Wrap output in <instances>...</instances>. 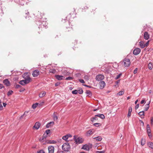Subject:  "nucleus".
<instances>
[{
  "label": "nucleus",
  "mask_w": 153,
  "mask_h": 153,
  "mask_svg": "<svg viewBox=\"0 0 153 153\" xmlns=\"http://www.w3.org/2000/svg\"><path fill=\"white\" fill-rule=\"evenodd\" d=\"M96 117H100V118L103 119L105 118V117L104 115L102 114H99L95 115Z\"/></svg>",
  "instance_id": "412c9836"
},
{
  "label": "nucleus",
  "mask_w": 153,
  "mask_h": 153,
  "mask_svg": "<svg viewBox=\"0 0 153 153\" xmlns=\"http://www.w3.org/2000/svg\"><path fill=\"white\" fill-rule=\"evenodd\" d=\"M40 126V124L39 123L36 122L33 126V128L37 130L38 129Z\"/></svg>",
  "instance_id": "dca6fc26"
},
{
  "label": "nucleus",
  "mask_w": 153,
  "mask_h": 153,
  "mask_svg": "<svg viewBox=\"0 0 153 153\" xmlns=\"http://www.w3.org/2000/svg\"><path fill=\"white\" fill-rule=\"evenodd\" d=\"M152 65V64L151 63H149L148 65V68L149 69H152V67H151Z\"/></svg>",
  "instance_id": "603ef678"
},
{
  "label": "nucleus",
  "mask_w": 153,
  "mask_h": 153,
  "mask_svg": "<svg viewBox=\"0 0 153 153\" xmlns=\"http://www.w3.org/2000/svg\"><path fill=\"white\" fill-rule=\"evenodd\" d=\"M147 133H150L151 132V130L150 128V127H149V125H148L147 126Z\"/></svg>",
  "instance_id": "72a5a7b5"
},
{
  "label": "nucleus",
  "mask_w": 153,
  "mask_h": 153,
  "mask_svg": "<svg viewBox=\"0 0 153 153\" xmlns=\"http://www.w3.org/2000/svg\"><path fill=\"white\" fill-rule=\"evenodd\" d=\"M139 104H137L136 105L135 107V109L137 110L139 108Z\"/></svg>",
  "instance_id": "6e6d98bb"
},
{
  "label": "nucleus",
  "mask_w": 153,
  "mask_h": 153,
  "mask_svg": "<svg viewBox=\"0 0 153 153\" xmlns=\"http://www.w3.org/2000/svg\"><path fill=\"white\" fill-rule=\"evenodd\" d=\"M32 74L33 77H36L39 74V71L38 70H36L33 72Z\"/></svg>",
  "instance_id": "1a4fd4ad"
},
{
  "label": "nucleus",
  "mask_w": 153,
  "mask_h": 153,
  "mask_svg": "<svg viewBox=\"0 0 153 153\" xmlns=\"http://www.w3.org/2000/svg\"><path fill=\"white\" fill-rule=\"evenodd\" d=\"M74 139L76 144L82 143L83 142L82 138L80 137H76V136H74Z\"/></svg>",
  "instance_id": "39448f33"
},
{
  "label": "nucleus",
  "mask_w": 153,
  "mask_h": 153,
  "mask_svg": "<svg viewBox=\"0 0 153 153\" xmlns=\"http://www.w3.org/2000/svg\"><path fill=\"white\" fill-rule=\"evenodd\" d=\"M38 105V103H37L33 104L32 105V107L33 108L35 109L37 107V106Z\"/></svg>",
  "instance_id": "473e14b6"
},
{
  "label": "nucleus",
  "mask_w": 153,
  "mask_h": 153,
  "mask_svg": "<svg viewBox=\"0 0 153 153\" xmlns=\"http://www.w3.org/2000/svg\"><path fill=\"white\" fill-rule=\"evenodd\" d=\"M149 103H150V102H149V103L148 104H147L146 105L147 106V107L145 108V111H146L148 110V109H149Z\"/></svg>",
  "instance_id": "c03bdc74"
},
{
  "label": "nucleus",
  "mask_w": 153,
  "mask_h": 153,
  "mask_svg": "<svg viewBox=\"0 0 153 153\" xmlns=\"http://www.w3.org/2000/svg\"><path fill=\"white\" fill-rule=\"evenodd\" d=\"M54 124L53 121H51L47 123L46 126V127L47 128H49L51 126H53Z\"/></svg>",
  "instance_id": "f3484780"
},
{
  "label": "nucleus",
  "mask_w": 153,
  "mask_h": 153,
  "mask_svg": "<svg viewBox=\"0 0 153 153\" xmlns=\"http://www.w3.org/2000/svg\"><path fill=\"white\" fill-rule=\"evenodd\" d=\"M78 92V91L77 90H75L72 91V93L73 94H77Z\"/></svg>",
  "instance_id": "ea45409f"
},
{
  "label": "nucleus",
  "mask_w": 153,
  "mask_h": 153,
  "mask_svg": "<svg viewBox=\"0 0 153 153\" xmlns=\"http://www.w3.org/2000/svg\"><path fill=\"white\" fill-rule=\"evenodd\" d=\"M40 18V20L38 21L37 23V25H39V28L40 29V27L42 28H46L47 27L48 25V23L46 22H45L44 21H43L41 24H40V23L42 21V19L41 18Z\"/></svg>",
  "instance_id": "f257e3e1"
},
{
  "label": "nucleus",
  "mask_w": 153,
  "mask_h": 153,
  "mask_svg": "<svg viewBox=\"0 0 153 153\" xmlns=\"http://www.w3.org/2000/svg\"><path fill=\"white\" fill-rule=\"evenodd\" d=\"M56 72V71L55 69H50L49 71V72L50 73L55 74Z\"/></svg>",
  "instance_id": "cd10ccee"
},
{
  "label": "nucleus",
  "mask_w": 153,
  "mask_h": 153,
  "mask_svg": "<svg viewBox=\"0 0 153 153\" xmlns=\"http://www.w3.org/2000/svg\"><path fill=\"white\" fill-rule=\"evenodd\" d=\"M132 111V108L131 107H129L128 110V113L127 115V117H130L131 114V113Z\"/></svg>",
  "instance_id": "aec40b11"
},
{
  "label": "nucleus",
  "mask_w": 153,
  "mask_h": 153,
  "mask_svg": "<svg viewBox=\"0 0 153 153\" xmlns=\"http://www.w3.org/2000/svg\"><path fill=\"white\" fill-rule=\"evenodd\" d=\"M24 82H24V80H21L20 81H19V83L21 85H25V83H24Z\"/></svg>",
  "instance_id": "4c0bfd02"
},
{
  "label": "nucleus",
  "mask_w": 153,
  "mask_h": 153,
  "mask_svg": "<svg viewBox=\"0 0 153 153\" xmlns=\"http://www.w3.org/2000/svg\"><path fill=\"white\" fill-rule=\"evenodd\" d=\"M145 102V101L144 100H141V101L140 103L141 104H143Z\"/></svg>",
  "instance_id": "69168bd1"
},
{
  "label": "nucleus",
  "mask_w": 153,
  "mask_h": 153,
  "mask_svg": "<svg viewBox=\"0 0 153 153\" xmlns=\"http://www.w3.org/2000/svg\"><path fill=\"white\" fill-rule=\"evenodd\" d=\"M73 79V78L71 77H70V76H69L68 77H67L66 79H65V80H72V79Z\"/></svg>",
  "instance_id": "49530a36"
},
{
  "label": "nucleus",
  "mask_w": 153,
  "mask_h": 153,
  "mask_svg": "<svg viewBox=\"0 0 153 153\" xmlns=\"http://www.w3.org/2000/svg\"><path fill=\"white\" fill-rule=\"evenodd\" d=\"M138 114H139V115L140 116L144 115V111H140L138 113Z\"/></svg>",
  "instance_id": "c9c22d12"
},
{
  "label": "nucleus",
  "mask_w": 153,
  "mask_h": 153,
  "mask_svg": "<svg viewBox=\"0 0 153 153\" xmlns=\"http://www.w3.org/2000/svg\"><path fill=\"white\" fill-rule=\"evenodd\" d=\"M84 79H85L88 80V77L87 76H85L84 77Z\"/></svg>",
  "instance_id": "13d9d810"
},
{
  "label": "nucleus",
  "mask_w": 153,
  "mask_h": 153,
  "mask_svg": "<svg viewBox=\"0 0 153 153\" xmlns=\"http://www.w3.org/2000/svg\"><path fill=\"white\" fill-rule=\"evenodd\" d=\"M93 125H94V126H95L99 127L101 126V124H100V123H94V124Z\"/></svg>",
  "instance_id": "58836bf2"
},
{
  "label": "nucleus",
  "mask_w": 153,
  "mask_h": 153,
  "mask_svg": "<svg viewBox=\"0 0 153 153\" xmlns=\"http://www.w3.org/2000/svg\"><path fill=\"white\" fill-rule=\"evenodd\" d=\"M148 146L151 149H153V143L149 142L147 143Z\"/></svg>",
  "instance_id": "a211bd4d"
},
{
  "label": "nucleus",
  "mask_w": 153,
  "mask_h": 153,
  "mask_svg": "<svg viewBox=\"0 0 153 153\" xmlns=\"http://www.w3.org/2000/svg\"><path fill=\"white\" fill-rule=\"evenodd\" d=\"M104 78V76L103 75L99 74L96 76V79L98 81H100L103 80Z\"/></svg>",
  "instance_id": "0eeeda50"
},
{
  "label": "nucleus",
  "mask_w": 153,
  "mask_h": 153,
  "mask_svg": "<svg viewBox=\"0 0 153 153\" xmlns=\"http://www.w3.org/2000/svg\"><path fill=\"white\" fill-rule=\"evenodd\" d=\"M71 149L70 146L69 144L67 142L64 143L62 146V149L65 151L68 152Z\"/></svg>",
  "instance_id": "7ed1b4c3"
},
{
  "label": "nucleus",
  "mask_w": 153,
  "mask_h": 153,
  "mask_svg": "<svg viewBox=\"0 0 153 153\" xmlns=\"http://www.w3.org/2000/svg\"><path fill=\"white\" fill-rule=\"evenodd\" d=\"M92 147V145H88L85 144L82 146L81 149L85 150L86 151H88Z\"/></svg>",
  "instance_id": "423d86ee"
},
{
  "label": "nucleus",
  "mask_w": 153,
  "mask_h": 153,
  "mask_svg": "<svg viewBox=\"0 0 153 153\" xmlns=\"http://www.w3.org/2000/svg\"><path fill=\"white\" fill-rule=\"evenodd\" d=\"M62 73L64 75H69L70 74V73L67 71H62Z\"/></svg>",
  "instance_id": "c756f323"
},
{
  "label": "nucleus",
  "mask_w": 153,
  "mask_h": 153,
  "mask_svg": "<svg viewBox=\"0 0 153 153\" xmlns=\"http://www.w3.org/2000/svg\"><path fill=\"white\" fill-rule=\"evenodd\" d=\"M144 38L146 40H148L149 39V35L147 32H145L144 33Z\"/></svg>",
  "instance_id": "2eb2a0df"
},
{
  "label": "nucleus",
  "mask_w": 153,
  "mask_h": 153,
  "mask_svg": "<svg viewBox=\"0 0 153 153\" xmlns=\"http://www.w3.org/2000/svg\"><path fill=\"white\" fill-rule=\"evenodd\" d=\"M47 136L48 135H46L45 133H44L42 136V137L45 140Z\"/></svg>",
  "instance_id": "3c124183"
},
{
  "label": "nucleus",
  "mask_w": 153,
  "mask_h": 153,
  "mask_svg": "<svg viewBox=\"0 0 153 153\" xmlns=\"http://www.w3.org/2000/svg\"><path fill=\"white\" fill-rule=\"evenodd\" d=\"M124 93V90H123V91H121L119 92L118 93V95H119V96H121L122 95H123Z\"/></svg>",
  "instance_id": "c85d7f7f"
},
{
  "label": "nucleus",
  "mask_w": 153,
  "mask_h": 153,
  "mask_svg": "<svg viewBox=\"0 0 153 153\" xmlns=\"http://www.w3.org/2000/svg\"><path fill=\"white\" fill-rule=\"evenodd\" d=\"M78 93L80 94H82L83 92V91L82 88H80L78 91Z\"/></svg>",
  "instance_id": "a19ab883"
},
{
  "label": "nucleus",
  "mask_w": 153,
  "mask_h": 153,
  "mask_svg": "<svg viewBox=\"0 0 153 153\" xmlns=\"http://www.w3.org/2000/svg\"><path fill=\"white\" fill-rule=\"evenodd\" d=\"M39 140L40 142H43L44 140H45L42 137L40 138Z\"/></svg>",
  "instance_id": "09e8293b"
},
{
  "label": "nucleus",
  "mask_w": 153,
  "mask_h": 153,
  "mask_svg": "<svg viewBox=\"0 0 153 153\" xmlns=\"http://www.w3.org/2000/svg\"><path fill=\"white\" fill-rule=\"evenodd\" d=\"M149 44V41H148L146 43L145 45V46H147Z\"/></svg>",
  "instance_id": "e2e57ef3"
},
{
  "label": "nucleus",
  "mask_w": 153,
  "mask_h": 153,
  "mask_svg": "<svg viewBox=\"0 0 153 153\" xmlns=\"http://www.w3.org/2000/svg\"><path fill=\"white\" fill-rule=\"evenodd\" d=\"M86 94L87 96L91 97L92 96V94L91 91L89 90L87 91L86 92Z\"/></svg>",
  "instance_id": "bb28decb"
},
{
  "label": "nucleus",
  "mask_w": 153,
  "mask_h": 153,
  "mask_svg": "<svg viewBox=\"0 0 153 153\" xmlns=\"http://www.w3.org/2000/svg\"><path fill=\"white\" fill-rule=\"evenodd\" d=\"M123 62L125 67H128L131 64L130 60L129 59L126 57L123 60Z\"/></svg>",
  "instance_id": "20e7f679"
},
{
  "label": "nucleus",
  "mask_w": 153,
  "mask_h": 153,
  "mask_svg": "<svg viewBox=\"0 0 153 153\" xmlns=\"http://www.w3.org/2000/svg\"><path fill=\"white\" fill-rule=\"evenodd\" d=\"M148 135L149 137L150 138H151L152 137V135L151 134V133H148Z\"/></svg>",
  "instance_id": "680f3d73"
},
{
  "label": "nucleus",
  "mask_w": 153,
  "mask_h": 153,
  "mask_svg": "<svg viewBox=\"0 0 153 153\" xmlns=\"http://www.w3.org/2000/svg\"><path fill=\"white\" fill-rule=\"evenodd\" d=\"M53 117L54 120H56L58 119V117L54 113L53 114Z\"/></svg>",
  "instance_id": "7c9ffc66"
},
{
  "label": "nucleus",
  "mask_w": 153,
  "mask_h": 153,
  "mask_svg": "<svg viewBox=\"0 0 153 153\" xmlns=\"http://www.w3.org/2000/svg\"><path fill=\"white\" fill-rule=\"evenodd\" d=\"M72 137V136L70 134H68L62 137V139L66 141L69 137Z\"/></svg>",
  "instance_id": "9b49d317"
},
{
  "label": "nucleus",
  "mask_w": 153,
  "mask_h": 153,
  "mask_svg": "<svg viewBox=\"0 0 153 153\" xmlns=\"http://www.w3.org/2000/svg\"><path fill=\"white\" fill-rule=\"evenodd\" d=\"M55 77L57 79L60 80L63 79V76L61 75H55Z\"/></svg>",
  "instance_id": "6ab92c4d"
},
{
  "label": "nucleus",
  "mask_w": 153,
  "mask_h": 153,
  "mask_svg": "<svg viewBox=\"0 0 153 153\" xmlns=\"http://www.w3.org/2000/svg\"><path fill=\"white\" fill-rule=\"evenodd\" d=\"M50 133V129H47L45 131V134L48 135Z\"/></svg>",
  "instance_id": "79ce46f5"
},
{
  "label": "nucleus",
  "mask_w": 153,
  "mask_h": 153,
  "mask_svg": "<svg viewBox=\"0 0 153 153\" xmlns=\"http://www.w3.org/2000/svg\"><path fill=\"white\" fill-rule=\"evenodd\" d=\"M49 153H53L54 150V148L53 146H49L48 147Z\"/></svg>",
  "instance_id": "9d476101"
},
{
  "label": "nucleus",
  "mask_w": 153,
  "mask_h": 153,
  "mask_svg": "<svg viewBox=\"0 0 153 153\" xmlns=\"http://www.w3.org/2000/svg\"><path fill=\"white\" fill-rule=\"evenodd\" d=\"M28 73L26 72L24 73L22 76L23 78L25 79L23 80L25 82L24 83L25 84L28 83L30 81L31 79L30 77L28 76Z\"/></svg>",
  "instance_id": "f03ea898"
},
{
  "label": "nucleus",
  "mask_w": 153,
  "mask_h": 153,
  "mask_svg": "<svg viewBox=\"0 0 153 153\" xmlns=\"http://www.w3.org/2000/svg\"><path fill=\"white\" fill-rule=\"evenodd\" d=\"M122 74L121 73H120L119 74L117 75L115 78V79H118L120 76L122 75Z\"/></svg>",
  "instance_id": "e433bc0d"
},
{
  "label": "nucleus",
  "mask_w": 153,
  "mask_h": 153,
  "mask_svg": "<svg viewBox=\"0 0 153 153\" xmlns=\"http://www.w3.org/2000/svg\"><path fill=\"white\" fill-rule=\"evenodd\" d=\"M99 84L100 85V88L101 89L103 88L105 84V82L103 81H100Z\"/></svg>",
  "instance_id": "f8f14e48"
},
{
  "label": "nucleus",
  "mask_w": 153,
  "mask_h": 153,
  "mask_svg": "<svg viewBox=\"0 0 153 153\" xmlns=\"http://www.w3.org/2000/svg\"><path fill=\"white\" fill-rule=\"evenodd\" d=\"M140 51L141 50L140 48H136L134 50L133 53L134 55H137L140 53Z\"/></svg>",
  "instance_id": "6e6552de"
},
{
  "label": "nucleus",
  "mask_w": 153,
  "mask_h": 153,
  "mask_svg": "<svg viewBox=\"0 0 153 153\" xmlns=\"http://www.w3.org/2000/svg\"><path fill=\"white\" fill-rule=\"evenodd\" d=\"M105 150H103L102 151H97L96 152V153H105Z\"/></svg>",
  "instance_id": "a18cd8bd"
},
{
  "label": "nucleus",
  "mask_w": 153,
  "mask_h": 153,
  "mask_svg": "<svg viewBox=\"0 0 153 153\" xmlns=\"http://www.w3.org/2000/svg\"><path fill=\"white\" fill-rule=\"evenodd\" d=\"M37 153H45L44 151L43 150H40L37 152Z\"/></svg>",
  "instance_id": "de8ad7c7"
},
{
  "label": "nucleus",
  "mask_w": 153,
  "mask_h": 153,
  "mask_svg": "<svg viewBox=\"0 0 153 153\" xmlns=\"http://www.w3.org/2000/svg\"><path fill=\"white\" fill-rule=\"evenodd\" d=\"M138 71V69L137 68H135V69L134 70V74H136L137 73Z\"/></svg>",
  "instance_id": "864d4df0"
},
{
  "label": "nucleus",
  "mask_w": 153,
  "mask_h": 153,
  "mask_svg": "<svg viewBox=\"0 0 153 153\" xmlns=\"http://www.w3.org/2000/svg\"><path fill=\"white\" fill-rule=\"evenodd\" d=\"M79 82L82 83H85L84 81L82 79H79Z\"/></svg>",
  "instance_id": "8fccbe9b"
},
{
  "label": "nucleus",
  "mask_w": 153,
  "mask_h": 153,
  "mask_svg": "<svg viewBox=\"0 0 153 153\" xmlns=\"http://www.w3.org/2000/svg\"><path fill=\"white\" fill-rule=\"evenodd\" d=\"M65 22L66 24H68L69 25L70 24V22L68 20H66Z\"/></svg>",
  "instance_id": "0e129e2a"
},
{
  "label": "nucleus",
  "mask_w": 153,
  "mask_h": 153,
  "mask_svg": "<svg viewBox=\"0 0 153 153\" xmlns=\"http://www.w3.org/2000/svg\"><path fill=\"white\" fill-rule=\"evenodd\" d=\"M13 93V91L12 90H10L7 93V95L8 96H9L10 95L12 94Z\"/></svg>",
  "instance_id": "f704fd0d"
},
{
  "label": "nucleus",
  "mask_w": 153,
  "mask_h": 153,
  "mask_svg": "<svg viewBox=\"0 0 153 153\" xmlns=\"http://www.w3.org/2000/svg\"><path fill=\"white\" fill-rule=\"evenodd\" d=\"M46 94V92L45 91L43 92L42 93H41L39 94V96L40 97H44Z\"/></svg>",
  "instance_id": "b1692460"
},
{
  "label": "nucleus",
  "mask_w": 153,
  "mask_h": 153,
  "mask_svg": "<svg viewBox=\"0 0 153 153\" xmlns=\"http://www.w3.org/2000/svg\"><path fill=\"white\" fill-rule=\"evenodd\" d=\"M140 46L141 48H143L145 46L144 42L143 41H140L139 43Z\"/></svg>",
  "instance_id": "5701e85b"
},
{
  "label": "nucleus",
  "mask_w": 153,
  "mask_h": 153,
  "mask_svg": "<svg viewBox=\"0 0 153 153\" xmlns=\"http://www.w3.org/2000/svg\"><path fill=\"white\" fill-rule=\"evenodd\" d=\"M3 87L4 86L3 85L1 84H0V89H2Z\"/></svg>",
  "instance_id": "052dcab7"
},
{
  "label": "nucleus",
  "mask_w": 153,
  "mask_h": 153,
  "mask_svg": "<svg viewBox=\"0 0 153 153\" xmlns=\"http://www.w3.org/2000/svg\"><path fill=\"white\" fill-rule=\"evenodd\" d=\"M3 83L6 86H9L10 85V83L7 79H6L3 81Z\"/></svg>",
  "instance_id": "ddd939ff"
},
{
  "label": "nucleus",
  "mask_w": 153,
  "mask_h": 153,
  "mask_svg": "<svg viewBox=\"0 0 153 153\" xmlns=\"http://www.w3.org/2000/svg\"><path fill=\"white\" fill-rule=\"evenodd\" d=\"M120 82V80H118L116 82V83L117 85Z\"/></svg>",
  "instance_id": "774afa93"
},
{
  "label": "nucleus",
  "mask_w": 153,
  "mask_h": 153,
  "mask_svg": "<svg viewBox=\"0 0 153 153\" xmlns=\"http://www.w3.org/2000/svg\"><path fill=\"white\" fill-rule=\"evenodd\" d=\"M56 143V141L54 140H49L47 142V143L49 144H55Z\"/></svg>",
  "instance_id": "393cba45"
},
{
  "label": "nucleus",
  "mask_w": 153,
  "mask_h": 153,
  "mask_svg": "<svg viewBox=\"0 0 153 153\" xmlns=\"http://www.w3.org/2000/svg\"><path fill=\"white\" fill-rule=\"evenodd\" d=\"M93 133L94 131L92 130H89L86 132L85 135L86 136L88 137Z\"/></svg>",
  "instance_id": "4468645a"
},
{
  "label": "nucleus",
  "mask_w": 153,
  "mask_h": 153,
  "mask_svg": "<svg viewBox=\"0 0 153 153\" xmlns=\"http://www.w3.org/2000/svg\"><path fill=\"white\" fill-rule=\"evenodd\" d=\"M145 143V141L144 139L143 138L142 139L141 144L142 146H143Z\"/></svg>",
  "instance_id": "2f4dec72"
},
{
  "label": "nucleus",
  "mask_w": 153,
  "mask_h": 153,
  "mask_svg": "<svg viewBox=\"0 0 153 153\" xmlns=\"http://www.w3.org/2000/svg\"><path fill=\"white\" fill-rule=\"evenodd\" d=\"M60 84V83L59 82H57L55 84V86H58Z\"/></svg>",
  "instance_id": "bf43d9fd"
},
{
  "label": "nucleus",
  "mask_w": 153,
  "mask_h": 153,
  "mask_svg": "<svg viewBox=\"0 0 153 153\" xmlns=\"http://www.w3.org/2000/svg\"><path fill=\"white\" fill-rule=\"evenodd\" d=\"M71 16V14H70L69 15H68L66 17V19L68 18L69 19V17Z\"/></svg>",
  "instance_id": "338daca9"
},
{
  "label": "nucleus",
  "mask_w": 153,
  "mask_h": 153,
  "mask_svg": "<svg viewBox=\"0 0 153 153\" xmlns=\"http://www.w3.org/2000/svg\"><path fill=\"white\" fill-rule=\"evenodd\" d=\"M3 106L1 104H0V111L2 110L3 109Z\"/></svg>",
  "instance_id": "4d7b16f0"
},
{
  "label": "nucleus",
  "mask_w": 153,
  "mask_h": 153,
  "mask_svg": "<svg viewBox=\"0 0 153 153\" xmlns=\"http://www.w3.org/2000/svg\"><path fill=\"white\" fill-rule=\"evenodd\" d=\"M20 87H21V86L20 85H18V84H17V85H16V86H15V88H19Z\"/></svg>",
  "instance_id": "5fc2aeb1"
},
{
  "label": "nucleus",
  "mask_w": 153,
  "mask_h": 153,
  "mask_svg": "<svg viewBox=\"0 0 153 153\" xmlns=\"http://www.w3.org/2000/svg\"><path fill=\"white\" fill-rule=\"evenodd\" d=\"M81 76V74L79 73H77L75 74V76L77 77H79Z\"/></svg>",
  "instance_id": "37998d69"
},
{
  "label": "nucleus",
  "mask_w": 153,
  "mask_h": 153,
  "mask_svg": "<svg viewBox=\"0 0 153 153\" xmlns=\"http://www.w3.org/2000/svg\"><path fill=\"white\" fill-rule=\"evenodd\" d=\"M97 120L98 118L96 116L91 118V121L93 123L95 122Z\"/></svg>",
  "instance_id": "a878e982"
},
{
  "label": "nucleus",
  "mask_w": 153,
  "mask_h": 153,
  "mask_svg": "<svg viewBox=\"0 0 153 153\" xmlns=\"http://www.w3.org/2000/svg\"><path fill=\"white\" fill-rule=\"evenodd\" d=\"M96 141H100L102 140V138L101 137L99 136L96 137L94 138Z\"/></svg>",
  "instance_id": "4be33fe9"
}]
</instances>
